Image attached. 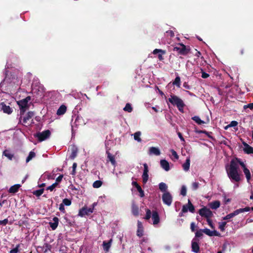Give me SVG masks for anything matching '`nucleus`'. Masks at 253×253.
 <instances>
[{
	"label": "nucleus",
	"mask_w": 253,
	"mask_h": 253,
	"mask_svg": "<svg viewBox=\"0 0 253 253\" xmlns=\"http://www.w3.org/2000/svg\"><path fill=\"white\" fill-rule=\"evenodd\" d=\"M52 221H53V222H50L49 223V224L51 228V229L53 230H55L58 226V223H59V219L57 217H54L52 219Z\"/></svg>",
	"instance_id": "6ab92c4d"
},
{
	"label": "nucleus",
	"mask_w": 253,
	"mask_h": 253,
	"mask_svg": "<svg viewBox=\"0 0 253 253\" xmlns=\"http://www.w3.org/2000/svg\"><path fill=\"white\" fill-rule=\"evenodd\" d=\"M177 134H178V137H179L180 140L184 142L185 140H184V138H183V137L182 136V134L180 132H178L177 133Z\"/></svg>",
	"instance_id": "338daca9"
},
{
	"label": "nucleus",
	"mask_w": 253,
	"mask_h": 253,
	"mask_svg": "<svg viewBox=\"0 0 253 253\" xmlns=\"http://www.w3.org/2000/svg\"><path fill=\"white\" fill-rule=\"evenodd\" d=\"M204 233L210 236H212L211 231L209 229L205 228L203 229Z\"/></svg>",
	"instance_id": "603ef678"
},
{
	"label": "nucleus",
	"mask_w": 253,
	"mask_h": 253,
	"mask_svg": "<svg viewBox=\"0 0 253 253\" xmlns=\"http://www.w3.org/2000/svg\"><path fill=\"white\" fill-rule=\"evenodd\" d=\"M102 182L101 180H96L93 183V187L94 188H98L101 186Z\"/></svg>",
	"instance_id": "a19ab883"
},
{
	"label": "nucleus",
	"mask_w": 253,
	"mask_h": 253,
	"mask_svg": "<svg viewBox=\"0 0 253 253\" xmlns=\"http://www.w3.org/2000/svg\"><path fill=\"white\" fill-rule=\"evenodd\" d=\"M199 187V183L198 182H194L192 184V190L195 191Z\"/></svg>",
	"instance_id": "3c124183"
},
{
	"label": "nucleus",
	"mask_w": 253,
	"mask_h": 253,
	"mask_svg": "<svg viewBox=\"0 0 253 253\" xmlns=\"http://www.w3.org/2000/svg\"><path fill=\"white\" fill-rule=\"evenodd\" d=\"M152 53L155 55L158 54V58L159 60L160 61H163L164 59L163 55L166 53V51L165 50L156 48L153 51Z\"/></svg>",
	"instance_id": "f8f14e48"
},
{
	"label": "nucleus",
	"mask_w": 253,
	"mask_h": 253,
	"mask_svg": "<svg viewBox=\"0 0 253 253\" xmlns=\"http://www.w3.org/2000/svg\"><path fill=\"white\" fill-rule=\"evenodd\" d=\"M124 110L128 113L131 112L132 111V107H131L130 104L126 103L124 108Z\"/></svg>",
	"instance_id": "ea45409f"
},
{
	"label": "nucleus",
	"mask_w": 253,
	"mask_h": 253,
	"mask_svg": "<svg viewBox=\"0 0 253 253\" xmlns=\"http://www.w3.org/2000/svg\"><path fill=\"white\" fill-rule=\"evenodd\" d=\"M131 212L135 216H138L139 215V208L134 202L131 204Z\"/></svg>",
	"instance_id": "2eb2a0df"
},
{
	"label": "nucleus",
	"mask_w": 253,
	"mask_h": 253,
	"mask_svg": "<svg viewBox=\"0 0 253 253\" xmlns=\"http://www.w3.org/2000/svg\"><path fill=\"white\" fill-rule=\"evenodd\" d=\"M198 213L202 217H205L206 219L211 218L213 215L212 212L206 207H204L203 208L200 209L198 211Z\"/></svg>",
	"instance_id": "0eeeda50"
},
{
	"label": "nucleus",
	"mask_w": 253,
	"mask_h": 253,
	"mask_svg": "<svg viewBox=\"0 0 253 253\" xmlns=\"http://www.w3.org/2000/svg\"><path fill=\"white\" fill-rule=\"evenodd\" d=\"M201 73H202V78H203V79H206V78H208L209 76H210V75L206 72H205L202 69H201Z\"/></svg>",
	"instance_id": "864d4df0"
},
{
	"label": "nucleus",
	"mask_w": 253,
	"mask_h": 253,
	"mask_svg": "<svg viewBox=\"0 0 253 253\" xmlns=\"http://www.w3.org/2000/svg\"><path fill=\"white\" fill-rule=\"evenodd\" d=\"M196 227L195 224L194 222H192L190 224V229L192 232H194L195 231V228Z\"/></svg>",
	"instance_id": "bf43d9fd"
},
{
	"label": "nucleus",
	"mask_w": 253,
	"mask_h": 253,
	"mask_svg": "<svg viewBox=\"0 0 253 253\" xmlns=\"http://www.w3.org/2000/svg\"><path fill=\"white\" fill-rule=\"evenodd\" d=\"M149 154H154L156 156H159L161 153L159 149L158 148L155 147H151L149 149Z\"/></svg>",
	"instance_id": "5701e85b"
},
{
	"label": "nucleus",
	"mask_w": 253,
	"mask_h": 253,
	"mask_svg": "<svg viewBox=\"0 0 253 253\" xmlns=\"http://www.w3.org/2000/svg\"><path fill=\"white\" fill-rule=\"evenodd\" d=\"M190 158L187 157L185 162L182 165V168L185 171H188L190 168Z\"/></svg>",
	"instance_id": "b1692460"
},
{
	"label": "nucleus",
	"mask_w": 253,
	"mask_h": 253,
	"mask_svg": "<svg viewBox=\"0 0 253 253\" xmlns=\"http://www.w3.org/2000/svg\"><path fill=\"white\" fill-rule=\"evenodd\" d=\"M183 86L184 88L187 89H190L191 86L188 84V83L184 82L183 83Z\"/></svg>",
	"instance_id": "69168bd1"
},
{
	"label": "nucleus",
	"mask_w": 253,
	"mask_h": 253,
	"mask_svg": "<svg viewBox=\"0 0 253 253\" xmlns=\"http://www.w3.org/2000/svg\"><path fill=\"white\" fill-rule=\"evenodd\" d=\"M19 107H23V108H26V107H29V105L28 103L26 102V101L24 100V99H22L21 100H19L17 102Z\"/></svg>",
	"instance_id": "7c9ffc66"
},
{
	"label": "nucleus",
	"mask_w": 253,
	"mask_h": 253,
	"mask_svg": "<svg viewBox=\"0 0 253 253\" xmlns=\"http://www.w3.org/2000/svg\"><path fill=\"white\" fill-rule=\"evenodd\" d=\"M141 134V133L140 131H137V132H135L133 134L134 140L139 142H141L142 141V140L140 138Z\"/></svg>",
	"instance_id": "2f4dec72"
},
{
	"label": "nucleus",
	"mask_w": 253,
	"mask_h": 253,
	"mask_svg": "<svg viewBox=\"0 0 253 253\" xmlns=\"http://www.w3.org/2000/svg\"><path fill=\"white\" fill-rule=\"evenodd\" d=\"M112 239H110L108 242L104 241L103 242V249L106 252H108L111 247Z\"/></svg>",
	"instance_id": "a878e982"
},
{
	"label": "nucleus",
	"mask_w": 253,
	"mask_h": 253,
	"mask_svg": "<svg viewBox=\"0 0 253 253\" xmlns=\"http://www.w3.org/2000/svg\"><path fill=\"white\" fill-rule=\"evenodd\" d=\"M20 186L21 185L20 184H15L10 187L8 192L10 193H15L18 192Z\"/></svg>",
	"instance_id": "393cba45"
},
{
	"label": "nucleus",
	"mask_w": 253,
	"mask_h": 253,
	"mask_svg": "<svg viewBox=\"0 0 253 253\" xmlns=\"http://www.w3.org/2000/svg\"><path fill=\"white\" fill-rule=\"evenodd\" d=\"M226 225V222H219V229L221 231H224L225 230V227Z\"/></svg>",
	"instance_id": "a18cd8bd"
},
{
	"label": "nucleus",
	"mask_w": 253,
	"mask_h": 253,
	"mask_svg": "<svg viewBox=\"0 0 253 253\" xmlns=\"http://www.w3.org/2000/svg\"><path fill=\"white\" fill-rule=\"evenodd\" d=\"M35 115V113L33 111H29L25 117L22 120L23 121V124H26L27 122L33 118Z\"/></svg>",
	"instance_id": "f3484780"
},
{
	"label": "nucleus",
	"mask_w": 253,
	"mask_h": 253,
	"mask_svg": "<svg viewBox=\"0 0 253 253\" xmlns=\"http://www.w3.org/2000/svg\"><path fill=\"white\" fill-rule=\"evenodd\" d=\"M227 175L232 182H239L241 178L240 174L238 172V166L234 160H232L230 162V166L228 168H226Z\"/></svg>",
	"instance_id": "f257e3e1"
},
{
	"label": "nucleus",
	"mask_w": 253,
	"mask_h": 253,
	"mask_svg": "<svg viewBox=\"0 0 253 253\" xmlns=\"http://www.w3.org/2000/svg\"><path fill=\"white\" fill-rule=\"evenodd\" d=\"M132 184L134 186L137 190L138 192L140 194V197H143L144 196V193L141 186L136 181H133Z\"/></svg>",
	"instance_id": "a211bd4d"
},
{
	"label": "nucleus",
	"mask_w": 253,
	"mask_h": 253,
	"mask_svg": "<svg viewBox=\"0 0 253 253\" xmlns=\"http://www.w3.org/2000/svg\"><path fill=\"white\" fill-rule=\"evenodd\" d=\"M43 248L44 250V252L46 253L48 251H50L51 246L50 245H49L47 243H45L43 246Z\"/></svg>",
	"instance_id": "37998d69"
},
{
	"label": "nucleus",
	"mask_w": 253,
	"mask_h": 253,
	"mask_svg": "<svg viewBox=\"0 0 253 253\" xmlns=\"http://www.w3.org/2000/svg\"><path fill=\"white\" fill-rule=\"evenodd\" d=\"M196 239H193L191 243L192 251L195 253H198L200 251V247L198 243L195 241Z\"/></svg>",
	"instance_id": "4468645a"
},
{
	"label": "nucleus",
	"mask_w": 253,
	"mask_h": 253,
	"mask_svg": "<svg viewBox=\"0 0 253 253\" xmlns=\"http://www.w3.org/2000/svg\"><path fill=\"white\" fill-rule=\"evenodd\" d=\"M20 108V117L19 118V123L18 124H21L22 120V116L24 114L26 110L29 108V107Z\"/></svg>",
	"instance_id": "cd10ccee"
},
{
	"label": "nucleus",
	"mask_w": 253,
	"mask_h": 253,
	"mask_svg": "<svg viewBox=\"0 0 253 253\" xmlns=\"http://www.w3.org/2000/svg\"><path fill=\"white\" fill-rule=\"evenodd\" d=\"M244 108L245 109H246L247 108H249L251 110L253 109V103H249L248 105H245Z\"/></svg>",
	"instance_id": "680f3d73"
},
{
	"label": "nucleus",
	"mask_w": 253,
	"mask_h": 253,
	"mask_svg": "<svg viewBox=\"0 0 253 253\" xmlns=\"http://www.w3.org/2000/svg\"><path fill=\"white\" fill-rule=\"evenodd\" d=\"M162 200L164 204L169 206L172 201L171 195L169 192H166L162 195Z\"/></svg>",
	"instance_id": "6e6552de"
},
{
	"label": "nucleus",
	"mask_w": 253,
	"mask_h": 253,
	"mask_svg": "<svg viewBox=\"0 0 253 253\" xmlns=\"http://www.w3.org/2000/svg\"><path fill=\"white\" fill-rule=\"evenodd\" d=\"M62 204H63L64 205V206L65 205V206H69L71 205V201L70 199L65 198L63 200Z\"/></svg>",
	"instance_id": "de8ad7c7"
},
{
	"label": "nucleus",
	"mask_w": 253,
	"mask_h": 253,
	"mask_svg": "<svg viewBox=\"0 0 253 253\" xmlns=\"http://www.w3.org/2000/svg\"><path fill=\"white\" fill-rule=\"evenodd\" d=\"M187 189L185 185H182L181 188L180 190V194L183 196H185L186 195Z\"/></svg>",
	"instance_id": "c03bdc74"
},
{
	"label": "nucleus",
	"mask_w": 253,
	"mask_h": 253,
	"mask_svg": "<svg viewBox=\"0 0 253 253\" xmlns=\"http://www.w3.org/2000/svg\"><path fill=\"white\" fill-rule=\"evenodd\" d=\"M173 51H177L180 55H186L189 52L190 49L184 44L179 43L178 46L173 47Z\"/></svg>",
	"instance_id": "20e7f679"
},
{
	"label": "nucleus",
	"mask_w": 253,
	"mask_h": 253,
	"mask_svg": "<svg viewBox=\"0 0 253 253\" xmlns=\"http://www.w3.org/2000/svg\"><path fill=\"white\" fill-rule=\"evenodd\" d=\"M93 212V208H87L86 206L83 207L79 210L78 215L83 217L85 215H88Z\"/></svg>",
	"instance_id": "9d476101"
},
{
	"label": "nucleus",
	"mask_w": 253,
	"mask_h": 253,
	"mask_svg": "<svg viewBox=\"0 0 253 253\" xmlns=\"http://www.w3.org/2000/svg\"><path fill=\"white\" fill-rule=\"evenodd\" d=\"M220 202L219 201H214L209 204V207L212 210H216L220 207Z\"/></svg>",
	"instance_id": "412c9836"
},
{
	"label": "nucleus",
	"mask_w": 253,
	"mask_h": 253,
	"mask_svg": "<svg viewBox=\"0 0 253 253\" xmlns=\"http://www.w3.org/2000/svg\"><path fill=\"white\" fill-rule=\"evenodd\" d=\"M207 221L208 222V223L209 225L211 228H213V225L212 220L211 219V218H207Z\"/></svg>",
	"instance_id": "13d9d810"
},
{
	"label": "nucleus",
	"mask_w": 253,
	"mask_h": 253,
	"mask_svg": "<svg viewBox=\"0 0 253 253\" xmlns=\"http://www.w3.org/2000/svg\"><path fill=\"white\" fill-rule=\"evenodd\" d=\"M36 154L34 151L30 152L28 156L27 157L26 162V163L29 162L31 161L33 158L35 157Z\"/></svg>",
	"instance_id": "c9c22d12"
},
{
	"label": "nucleus",
	"mask_w": 253,
	"mask_h": 253,
	"mask_svg": "<svg viewBox=\"0 0 253 253\" xmlns=\"http://www.w3.org/2000/svg\"><path fill=\"white\" fill-rule=\"evenodd\" d=\"M50 131L49 130H44L42 132H38L34 134V136L37 137L40 142L45 140L50 135Z\"/></svg>",
	"instance_id": "423d86ee"
},
{
	"label": "nucleus",
	"mask_w": 253,
	"mask_h": 253,
	"mask_svg": "<svg viewBox=\"0 0 253 253\" xmlns=\"http://www.w3.org/2000/svg\"><path fill=\"white\" fill-rule=\"evenodd\" d=\"M0 108L3 113L7 114H10L12 112V109L9 106H7L4 102L0 103Z\"/></svg>",
	"instance_id": "ddd939ff"
},
{
	"label": "nucleus",
	"mask_w": 253,
	"mask_h": 253,
	"mask_svg": "<svg viewBox=\"0 0 253 253\" xmlns=\"http://www.w3.org/2000/svg\"><path fill=\"white\" fill-rule=\"evenodd\" d=\"M67 110V107L64 105H62L60 106L57 111V115L60 116L62 115L65 113Z\"/></svg>",
	"instance_id": "4be33fe9"
},
{
	"label": "nucleus",
	"mask_w": 253,
	"mask_h": 253,
	"mask_svg": "<svg viewBox=\"0 0 253 253\" xmlns=\"http://www.w3.org/2000/svg\"><path fill=\"white\" fill-rule=\"evenodd\" d=\"M59 210L61 211V212H65V208H64V206L63 204H60L59 205Z\"/></svg>",
	"instance_id": "e2e57ef3"
},
{
	"label": "nucleus",
	"mask_w": 253,
	"mask_h": 253,
	"mask_svg": "<svg viewBox=\"0 0 253 253\" xmlns=\"http://www.w3.org/2000/svg\"><path fill=\"white\" fill-rule=\"evenodd\" d=\"M170 152L171 153V154L176 159H178L179 157H178V155H177L176 152L173 149H171L170 150Z\"/></svg>",
	"instance_id": "6e6d98bb"
},
{
	"label": "nucleus",
	"mask_w": 253,
	"mask_h": 253,
	"mask_svg": "<svg viewBox=\"0 0 253 253\" xmlns=\"http://www.w3.org/2000/svg\"><path fill=\"white\" fill-rule=\"evenodd\" d=\"M180 83H181L180 78L179 77V76H177L175 78L174 81L173 82L172 84L174 85H176L178 87H180Z\"/></svg>",
	"instance_id": "72a5a7b5"
},
{
	"label": "nucleus",
	"mask_w": 253,
	"mask_h": 253,
	"mask_svg": "<svg viewBox=\"0 0 253 253\" xmlns=\"http://www.w3.org/2000/svg\"><path fill=\"white\" fill-rule=\"evenodd\" d=\"M238 125V122L236 121H232L229 125H228V126H227L225 127V129H227L228 127H234V126H236Z\"/></svg>",
	"instance_id": "49530a36"
},
{
	"label": "nucleus",
	"mask_w": 253,
	"mask_h": 253,
	"mask_svg": "<svg viewBox=\"0 0 253 253\" xmlns=\"http://www.w3.org/2000/svg\"><path fill=\"white\" fill-rule=\"evenodd\" d=\"M159 187L161 191L165 193L167 192L168 186L166 183L164 182H161L159 185Z\"/></svg>",
	"instance_id": "c756f323"
},
{
	"label": "nucleus",
	"mask_w": 253,
	"mask_h": 253,
	"mask_svg": "<svg viewBox=\"0 0 253 253\" xmlns=\"http://www.w3.org/2000/svg\"><path fill=\"white\" fill-rule=\"evenodd\" d=\"M188 211L192 213L195 212V207L190 200H188L187 204L184 205L182 207L183 212H187Z\"/></svg>",
	"instance_id": "1a4fd4ad"
},
{
	"label": "nucleus",
	"mask_w": 253,
	"mask_h": 253,
	"mask_svg": "<svg viewBox=\"0 0 253 253\" xmlns=\"http://www.w3.org/2000/svg\"><path fill=\"white\" fill-rule=\"evenodd\" d=\"M143 166H144V170H143V174L142 175V181H143V183H146V182L148 181V178H149L148 166L146 163L144 164Z\"/></svg>",
	"instance_id": "9b49d317"
},
{
	"label": "nucleus",
	"mask_w": 253,
	"mask_h": 253,
	"mask_svg": "<svg viewBox=\"0 0 253 253\" xmlns=\"http://www.w3.org/2000/svg\"><path fill=\"white\" fill-rule=\"evenodd\" d=\"M9 80L10 79L7 78V77L6 76L5 78L3 79V81L0 83V85L2 86L3 85H6L8 84H10V82Z\"/></svg>",
	"instance_id": "79ce46f5"
},
{
	"label": "nucleus",
	"mask_w": 253,
	"mask_h": 253,
	"mask_svg": "<svg viewBox=\"0 0 253 253\" xmlns=\"http://www.w3.org/2000/svg\"><path fill=\"white\" fill-rule=\"evenodd\" d=\"M192 119L198 125H202L205 123V122L201 120L199 117L195 116L192 118Z\"/></svg>",
	"instance_id": "473e14b6"
},
{
	"label": "nucleus",
	"mask_w": 253,
	"mask_h": 253,
	"mask_svg": "<svg viewBox=\"0 0 253 253\" xmlns=\"http://www.w3.org/2000/svg\"><path fill=\"white\" fill-rule=\"evenodd\" d=\"M77 167V164L76 163H73L72 168L73 170L72 171L71 174L72 175H75L76 174V169Z\"/></svg>",
	"instance_id": "5fc2aeb1"
},
{
	"label": "nucleus",
	"mask_w": 253,
	"mask_h": 253,
	"mask_svg": "<svg viewBox=\"0 0 253 253\" xmlns=\"http://www.w3.org/2000/svg\"><path fill=\"white\" fill-rule=\"evenodd\" d=\"M250 211V208L249 207H246L245 208H241L237 209L234 211L233 212L230 213L223 218V220H228L230 218L234 217L235 216L239 214V213H242L245 211Z\"/></svg>",
	"instance_id": "39448f33"
},
{
	"label": "nucleus",
	"mask_w": 253,
	"mask_h": 253,
	"mask_svg": "<svg viewBox=\"0 0 253 253\" xmlns=\"http://www.w3.org/2000/svg\"><path fill=\"white\" fill-rule=\"evenodd\" d=\"M168 101L172 105L176 106L180 112H183V108L185 105L183 101L178 96L171 94L170 97L168 99Z\"/></svg>",
	"instance_id": "f03ea898"
},
{
	"label": "nucleus",
	"mask_w": 253,
	"mask_h": 253,
	"mask_svg": "<svg viewBox=\"0 0 253 253\" xmlns=\"http://www.w3.org/2000/svg\"><path fill=\"white\" fill-rule=\"evenodd\" d=\"M244 152L248 154H253V147L250 145H248L247 148H244Z\"/></svg>",
	"instance_id": "e433bc0d"
},
{
	"label": "nucleus",
	"mask_w": 253,
	"mask_h": 253,
	"mask_svg": "<svg viewBox=\"0 0 253 253\" xmlns=\"http://www.w3.org/2000/svg\"><path fill=\"white\" fill-rule=\"evenodd\" d=\"M19 245L16 246V247L10 250V253H17L18 252V248L19 247Z\"/></svg>",
	"instance_id": "4d7b16f0"
},
{
	"label": "nucleus",
	"mask_w": 253,
	"mask_h": 253,
	"mask_svg": "<svg viewBox=\"0 0 253 253\" xmlns=\"http://www.w3.org/2000/svg\"><path fill=\"white\" fill-rule=\"evenodd\" d=\"M137 235L139 237H141L143 235V227L140 221L137 222Z\"/></svg>",
	"instance_id": "dca6fc26"
},
{
	"label": "nucleus",
	"mask_w": 253,
	"mask_h": 253,
	"mask_svg": "<svg viewBox=\"0 0 253 253\" xmlns=\"http://www.w3.org/2000/svg\"><path fill=\"white\" fill-rule=\"evenodd\" d=\"M234 161H235L237 164V165H238V164H239L241 167L243 168V170L245 169H247V168L246 167V166L245 165V164L244 163V162H243L240 159H239V158H236L235 160H234Z\"/></svg>",
	"instance_id": "4c0bfd02"
},
{
	"label": "nucleus",
	"mask_w": 253,
	"mask_h": 253,
	"mask_svg": "<svg viewBox=\"0 0 253 253\" xmlns=\"http://www.w3.org/2000/svg\"><path fill=\"white\" fill-rule=\"evenodd\" d=\"M161 166L166 171H169L170 169L169 162L166 160H162L160 161Z\"/></svg>",
	"instance_id": "aec40b11"
},
{
	"label": "nucleus",
	"mask_w": 253,
	"mask_h": 253,
	"mask_svg": "<svg viewBox=\"0 0 253 253\" xmlns=\"http://www.w3.org/2000/svg\"><path fill=\"white\" fill-rule=\"evenodd\" d=\"M107 159L109 160V161H110L113 166H115L116 165V162L115 161L114 156L112 155L110 153H109L108 151H107Z\"/></svg>",
	"instance_id": "bb28decb"
},
{
	"label": "nucleus",
	"mask_w": 253,
	"mask_h": 253,
	"mask_svg": "<svg viewBox=\"0 0 253 253\" xmlns=\"http://www.w3.org/2000/svg\"><path fill=\"white\" fill-rule=\"evenodd\" d=\"M58 185L57 182H55L53 183L51 185L47 187L46 188L47 190H50V191H52L53 190V189Z\"/></svg>",
	"instance_id": "09e8293b"
},
{
	"label": "nucleus",
	"mask_w": 253,
	"mask_h": 253,
	"mask_svg": "<svg viewBox=\"0 0 253 253\" xmlns=\"http://www.w3.org/2000/svg\"><path fill=\"white\" fill-rule=\"evenodd\" d=\"M3 155L6 157L8 159L11 160L13 158L14 155L11 154L9 150H5L3 152Z\"/></svg>",
	"instance_id": "c85d7f7f"
},
{
	"label": "nucleus",
	"mask_w": 253,
	"mask_h": 253,
	"mask_svg": "<svg viewBox=\"0 0 253 253\" xmlns=\"http://www.w3.org/2000/svg\"><path fill=\"white\" fill-rule=\"evenodd\" d=\"M243 171L246 175L247 181H249L251 178V175L249 169L248 168L245 169L243 170Z\"/></svg>",
	"instance_id": "f704fd0d"
},
{
	"label": "nucleus",
	"mask_w": 253,
	"mask_h": 253,
	"mask_svg": "<svg viewBox=\"0 0 253 253\" xmlns=\"http://www.w3.org/2000/svg\"><path fill=\"white\" fill-rule=\"evenodd\" d=\"M44 191V189L42 188L39 190H37L36 191H33V193L34 195L36 196L37 197H39L42 194Z\"/></svg>",
	"instance_id": "58836bf2"
},
{
	"label": "nucleus",
	"mask_w": 253,
	"mask_h": 253,
	"mask_svg": "<svg viewBox=\"0 0 253 253\" xmlns=\"http://www.w3.org/2000/svg\"><path fill=\"white\" fill-rule=\"evenodd\" d=\"M145 211L146 215L144 217L145 220H148L151 217H152L154 225L157 224L159 223L160 216L158 211H151V210L148 209H146Z\"/></svg>",
	"instance_id": "7ed1b4c3"
},
{
	"label": "nucleus",
	"mask_w": 253,
	"mask_h": 253,
	"mask_svg": "<svg viewBox=\"0 0 253 253\" xmlns=\"http://www.w3.org/2000/svg\"><path fill=\"white\" fill-rule=\"evenodd\" d=\"M211 234H212V236H218L219 235V233L216 230L211 231Z\"/></svg>",
	"instance_id": "774afa93"
},
{
	"label": "nucleus",
	"mask_w": 253,
	"mask_h": 253,
	"mask_svg": "<svg viewBox=\"0 0 253 253\" xmlns=\"http://www.w3.org/2000/svg\"><path fill=\"white\" fill-rule=\"evenodd\" d=\"M8 220L7 218L4 219V220H0V224L5 225L8 223Z\"/></svg>",
	"instance_id": "0e129e2a"
},
{
	"label": "nucleus",
	"mask_w": 253,
	"mask_h": 253,
	"mask_svg": "<svg viewBox=\"0 0 253 253\" xmlns=\"http://www.w3.org/2000/svg\"><path fill=\"white\" fill-rule=\"evenodd\" d=\"M203 233H204L203 229H200L195 233V237L199 238L202 237L203 235Z\"/></svg>",
	"instance_id": "8fccbe9b"
},
{
	"label": "nucleus",
	"mask_w": 253,
	"mask_h": 253,
	"mask_svg": "<svg viewBox=\"0 0 253 253\" xmlns=\"http://www.w3.org/2000/svg\"><path fill=\"white\" fill-rule=\"evenodd\" d=\"M63 177V174L60 175L59 176H58L56 178L55 182H57L58 183L59 182H61V180H62Z\"/></svg>",
	"instance_id": "052dcab7"
}]
</instances>
